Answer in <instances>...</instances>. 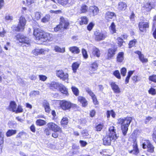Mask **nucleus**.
<instances>
[{"mask_svg":"<svg viewBox=\"0 0 156 156\" xmlns=\"http://www.w3.org/2000/svg\"><path fill=\"white\" fill-rule=\"evenodd\" d=\"M117 61L119 62H122L124 60V53L123 52H119L117 55Z\"/></svg>","mask_w":156,"mask_h":156,"instance_id":"22","label":"nucleus"},{"mask_svg":"<svg viewBox=\"0 0 156 156\" xmlns=\"http://www.w3.org/2000/svg\"><path fill=\"white\" fill-rule=\"evenodd\" d=\"M145 7L147 9V11H150L152 9V7H151V4L149 3H147L145 5Z\"/></svg>","mask_w":156,"mask_h":156,"instance_id":"55","label":"nucleus"},{"mask_svg":"<svg viewBox=\"0 0 156 156\" xmlns=\"http://www.w3.org/2000/svg\"><path fill=\"white\" fill-rule=\"evenodd\" d=\"M121 73L123 76H126V69L125 67L122 68L121 70Z\"/></svg>","mask_w":156,"mask_h":156,"instance_id":"46","label":"nucleus"},{"mask_svg":"<svg viewBox=\"0 0 156 156\" xmlns=\"http://www.w3.org/2000/svg\"><path fill=\"white\" fill-rule=\"evenodd\" d=\"M16 133V130L9 129L6 133V136L9 137L12 135L15 134Z\"/></svg>","mask_w":156,"mask_h":156,"instance_id":"32","label":"nucleus"},{"mask_svg":"<svg viewBox=\"0 0 156 156\" xmlns=\"http://www.w3.org/2000/svg\"><path fill=\"white\" fill-rule=\"evenodd\" d=\"M26 21L25 18L22 16H21L20 18L19 24L16 28V31H23L24 29Z\"/></svg>","mask_w":156,"mask_h":156,"instance_id":"6","label":"nucleus"},{"mask_svg":"<svg viewBox=\"0 0 156 156\" xmlns=\"http://www.w3.org/2000/svg\"><path fill=\"white\" fill-rule=\"evenodd\" d=\"M94 34L95 39L98 41L104 39L107 36L105 32H99V31H96L94 33Z\"/></svg>","mask_w":156,"mask_h":156,"instance_id":"7","label":"nucleus"},{"mask_svg":"<svg viewBox=\"0 0 156 156\" xmlns=\"http://www.w3.org/2000/svg\"><path fill=\"white\" fill-rule=\"evenodd\" d=\"M41 13L39 12H36L35 14V17L37 20H39L41 17Z\"/></svg>","mask_w":156,"mask_h":156,"instance_id":"57","label":"nucleus"},{"mask_svg":"<svg viewBox=\"0 0 156 156\" xmlns=\"http://www.w3.org/2000/svg\"><path fill=\"white\" fill-rule=\"evenodd\" d=\"M99 9L97 7L93 6L90 7L89 12L91 16H94L97 15Z\"/></svg>","mask_w":156,"mask_h":156,"instance_id":"16","label":"nucleus"},{"mask_svg":"<svg viewBox=\"0 0 156 156\" xmlns=\"http://www.w3.org/2000/svg\"><path fill=\"white\" fill-rule=\"evenodd\" d=\"M86 122V121L85 118H81L78 120V123L82 125H84Z\"/></svg>","mask_w":156,"mask_h":156,"instance_id":"45","label":"nucleus"},{"mask_svg":"<svg viewBox=\"0 0 156 156\" xmlns=\"http://www.w3.org/2000/svg\"><path fill=\"white\" fill-rule=\"evenodd\" d=\"M78 100L82 104L83 107H85L87 105V101L84 97L79 96L78 97Z\"/></svg>","mask_w":156,"mask_h":156,"instance_id":"25","label":"nucleus"},{"mask_svg":"<svg viewBox=\"0 0 156 156\" xmlns=\"http://www.w3.org/2000/svg\"><path fill=\"white\" fill-rule=\"evenodd\" d=\"M59 104L61 108L63 110L69 109L72 105L71 103L70 102L64 100L60 101Z\"/></svg>","mask_w":156,"mask_h":156,"instance_id":"9","label":"nucleus"},{"mask_svg":"<svg viewBox=\"0 0 156 156\" xmlns=\"http://www.w3.org/2000/svg\"><path fill=\"white\" fill-rule=\"evenodd\" d=\"M81 20L80 21V24H87L88 22V19L86 16L82 17L81 18Z\"/></svg>","mask_w":156,"mask_h":156,"instance_id":"34","label":"nucleus"},{"mask_svg":"<svg viewBox=\"0 0 156 156\" xmlns=\"http://www.w3.org/2000/svg\"><path fill=\"white\" fill-rule=\"evenodd\" d=\"M136 42V40L135 39L130 41L129 44V48H130L134 46Z\"/></svg>","mask_w":156,"mask_h":156,"instance_id":"38","label":"nucleus"},{"mask_svg":"<svg viewBox=\"0 0 156 156\" xmlns=\"http://www.w3.org/2000/svg\"><path fill=\"white\" fill-rule=\"evenodd\" d=\"M68 122V118H63L61 121V125L63 126L66 125Z\"/></svg>","mask_w":156,"mask_h":156,"instance_id":"40","label":"nucleus"},{"mask_svg":"<svg viewBox=\"0 0 156 156\" xmlns=\"http://www.w3.org/2000/svg\"><path fill=\"white\" fill-rule=\"evenodd\" d=\"M82 53L83 57L86 59L88 58V55L85 49H83L82 50Z\"/></svg>","mask_w":156,"mask_h":156,"instance_id":"50","label":"nucleus"},{"mask_svg":"<svg viewBox=\"0 0 156 156\" xmlns=\"http://www.w3.org/2000/svg\"><path fill=\"white\" fill-rule=\"evenodd\" d=\"M139 58L140 60L142 62H145L147 61V59L146 58H145L143 55H140L139 57Z\"/></svg>","mask_w":156,"mask_h":156,"instance_id":"53","label":"nucleus"},{"mask_svg":"<svg viewBox=\"0 0 156 156\" xmlns=\"http://www.w3.org/2000/svg\"><path fill=\"white\" fill-rule=\"evenodd\" d=\"M112 89L114 93L119 94L121 92L120 89L115 82H112L110 84Z\"/></svg>","mask_w":156,"mask_h":156,"instance_id":"19","label":"nucleus"},{"mask_svg":"<svg viewBox=\"0 0 156 156\" xmlns=\"http://www.w3.org/2000/svg\"><path fill=\"white\" fill-rule=\"evenodd\" d=\"M153 34L154 38L156 39V15L154 18L153 24L152 29Z\"/></svg>","mask_w":156,"mask_h":156,"instance_id":"23","label":"nucleus"},{"mask_svg":"<svg viewBox=\"0 0 156 156\" xmlns=\"http://www.w3.org/2000/svg\"><path fill=\"white\" fill-rule=\"evenodd\" d=\"M54 50L56 52L61 53H63L65 51V48H61L57 46H54Z\"/></svg>","mask_w":156,"mask_h":156,"instance_id":"28","label":"nucleus"},{"mask_svg":"<svg viewBox=\"0 0 156 156\" xmlns=\"http://www.w3.org/2000/svg\"><path fill=\"white\" fill-rule=\"evenodd\" d=\"M48 127L55 132H61L62 130L57 125L53 122H49L47 124Z\"/></svg>","mask_w":156,"mask_h":156,"instance_id":"8","label":"nucleus"},{"mask_svg":"<svg viewBox=\"0 0 156 156\" xmlns=\"http://www.w3.org/2000/svg\"><path fill=\"white\" fill-rule=\"evenodd\" d=\"M79 66L80 64L77 62H75L73 64L72 67L74 73H75L76 72V70L79 67Z\"/></svg>","mask_w":156,"mask_h":156,"instance_id":"33","label":"nucleus"},{"mask_svg":"<svg viewBox=\"0 0 156 156\" xmlns=\"http://www.w3.org/2000/svg\"><path fill=\"white\" fill-rule=\"evenodd\" d=\"M39 76L40 80L43 81H45L47 79V77L44 75H39Z\"/></svg>","mask_w":156,"mask_h":156,"instance_id":"61","label":"nucleus"},{"mask_svg":"<svg viewBox=\"0 0 156 156\" xmlns=\"http://www.w3.org/2000/svg\"><path fill=\"white\" fill-rule=\"evenodd\" d=\"M132 118L130 117L121 118L118 119L117 123L121 125V129L123 135H126L128 130V127L131 122Z\"/></svg>","mask_w":156,"mask_h":156,"instance_id":"2","label":"nucleus"},{"mask_svg":"<svg viewBox=\"0 0 156 156\" xmlns=\"http://www.w3.org/2000/svg\"><path fill=\"white\" fill-rule=\"evenodd\" d=\"M34 35L36 40L43 42L51 41L54 39V36L52 34L44 32L38 28H34Z\"/></svg>","mask_w":156,"mask_h":156,"instance_id":"1","label":"nucleus"},{"mask_svg":"<svg viewBox=\"0 0 156 156\" xmlns=\"http://www.w3.org/2000/svg\"><path fill=\"white\" fill-rule=\"evenodd\" d=\"M23 109H22L21 106L20 105H19L18 106L17 109H16V111L15 112L16 113H18L21 112H23Z\"/></svg>","mask_w":156,"mask_h":156,"instance_id":"49","label":"nucleus"},{"mask_svg":"<svg viewBox=\"0 0 156 156\" xmlns=\"http://www.w3.org/2000/svg\"><path fill=\"white\" fill-rule=\"evenodd\" d=\"M154 147L153 145L151 144L147 147V151L150 153H152L154 151Z\"/></svg>","mask_w":156,"mask_h":156,"instance_id":"36","label":"nucleus"},{"mask_svg":"<svg viewBox=\"0 0 156 156\" xmlns=\"http://www.w3.org/2000/svg\"><path fill=\"white\" fill-rule=\"evenodd\" d=\"M149 94H151L152 95H154L156 94V90L153 88H151L148 91Z\"/></svg>","mask_w":156,"mask_h":156,"instance_id":"48","label":"nucleus"},{"mask_svg":"<svg viewBox=\"0 0 156 156\" xmlns=\"http://www.w3.org/2000/svg\"><path fill=\"white\" fill-rule=\"evenodd\" d=\"M109 135L112 136V138L114 140H116L117 138L116 134V129L113 126H111L109 128Z\"/></svg>","mask_w":156,"mask_h":156,"instance_id":"17","label":"nucleus"},{"mask_svg":"<svg viewBox=\"0 0 156 156\" xmlns=\"http://www.w3.org/2000/svg\"><path fill=\"white\" fill-rule=\"evenodd\" d=\"M90 56L91 58H94L96 56L99 57L100 56V51L98 48L95 47L93 46L89 50Z\"/></svg>","mask_w":156,"mask_h":156,"instance_id":"5","label":"nucleus"},{"mask_svg":"<svg viewBox=\"0 0 156 156\" xmlns=\"http://www.w3.org/2000/svg\"><path fill=\"white\" fill-rule=\"evenodd\" d=\"M6 32L3 28H0V36L3 37L6 34Z\"/></svg>","mask_w":156,"mask_h":156,"instance_id":"43","label":"nucleus"},{"mask_svg":"<svg viewBox=\"0 0 156 156\" xmlns=\"http://www.w3.org/2000/svg\"><path fill=\"white\" fill-rule=\"evenodd\" d=\"M88 9L87 7L85 5H83L82 6L80 9L81 13H84L86 12Z\"/></svg>","mask_w":156,"mask_h":156,"instance_id":"44","label":"nucleus"},{"mask_svg":"<svg viewBox=\"0 0 156 156\" xmlns=\"http://www.w3.org/2000/svg\"><path fill=\"white\" fill-rule=\"evenodd\" d=\"M56 75L60 79L63 81H67L68 79V75L67 73H64L62 70L57 71Z\"/></svg>","mask_w":156,"mask_h":156,"instance_id":"10","label":"nucleus"},{"mask_svg":"<svg viewBox=\"0 0 156 156\" xmlns=\"http://www.w3.org/2000/svg\"><path fill=\"white\" fill-rule=\"evenodd\" d=\"M69 25L68 21L65 19L63 17H61L60 18V24L54 28V31L55 32L58 31H62L64 29L67 28Z\"/></svg>","mask_w":156,"mask_h":156,"instance_id":"3","label":"nucleus"},{"mask_svg":"<svg viewBox=\"0 0 156 156\" xmlns=\"http://www.w3.org/2000/svg\"><path fill=\"white\" fill-rule=\"evenodd\" d=\"M39 94V92L38 91H31L30 94V96H35Z\"/></svg>","mask_w":156,"mask_h":156,"instance_id":"52","label":"nucleus"},{"mask_svg":"<svg viewBox=\"0 0 156 156\" xmlns=\"http://www.w3.org/2000/svg\"><path fill=\"white\" fill-rule=\"evenodd\" d=\"M111 136L109 135H107L103 139V143L105 145H110L111 144L112 141H114L115 140H114Z\"/></svg>","mask_w":156,"mask_h":156,"instance_id":"15","label":"nucleus"},{"mask_svg":"<svg viewBox=\"0 0 156 156\" xmlns=\"http://www.w3.org/2000/svg\"><path fill=\"white\" fill-rule=\"evenodd\" d=\"M152 138L154 142L156 143V130H154L153 131L152 134Z\"/></svg>","mask_w":156,"mask_h":156,"instance_id":"63","label":"nucleus"},{"mask_svg":"<svg viewBox=\"0 0 156 156\" xmlns=\"http://www.w3.org/2000/svg\"><path fill=\"white\" fill-rule=\"evenodd\" d=\"M138 27L141 32H144L146 30V29L149 27V23L146 22H140L139 23Z\"/></svg>","mask_w":156,"mask_h":156,"instance_id":"11","label":"nucleus"},{"mask_svg":"<svg viewBox=\"0 0 156 156\" xmlns=\"http://www.w3.org/2000/svg\"><path fill=\"white\" fill-rule=\"evenodd\" d=\"M10 43L9 42H7L6 44L4 45V48L6 50H8L10 49Z\"/></svg>","mask_w":156,"mask_h":156,"instance_id":"58","label":"nucleus"},{"mask_svg":"<svg viewBox=\"0 0 156 156\" xmlns=\"http://www.w3.org/2000/svg\"><path fill=\"white\" fill-rule=\"evenodd\" d=\"M98 68V64L97 63L95 62L90 65L89 69L90 71L93 72L97 70Z\"/></svg>","mask_w":156,"mask_h":156,"instance_id":"27","label":"nucleus"},{"mask_svg":"<svg viewBox=\"0 0 156 156\" xmlns=\"http://www.w3.org/2000/svg\"><path fill=\"white\" fill-rule=\"evenodd\" d=\"M32 52L36 55L40 54L39 49H36L32 51Z\"/></svg>","mask_w":156,"mask_h":156,"instance_id":"59","label":"nucleus"},{"mask_svg":"<svg viewBox=\"0 0 156 156\" xmlns=\"http://www.w3.org/2000/svg\"><path fill=\"white\" fill-rule=\"evenodd\" d=\"M43 105L45 112L47 113H49L51 109L48 103L46 101H44V102Z\"/></svg>","mask_w":156,"mask_h":156,"instance_id":"29","label":"nucleus"},{"mask_svg":"<svg viewBox=\"0 0 156 156\" xmlns=\"http://www.w3.org/2000/svg\"><path fill=\"white\" fill-rule=\"evenodd\" d=\"M127 7L126 4L122 2H120L118 3V9L120 11H124L126 10Z\"/></svg>","mask_w":156,"mask_h":156,"instance_id":"21","label":"nucleus"},{"mask_svg":"<svg viewBox=\"0 0 156 156\" xmlns=\"http://www.w3.org/2000/svg\"><path fill=\"white\" fill-rule=\"evenodd\" d=\"M129 152L135 154H137L139 153V150L138 148L137 143L136 141H135L134 142L133 150L129 151Z\"/></svg>","mask_w":156,"mask_h":156,"instance_id":"20","label":"nucleus"},{"mask_svg":"<svg viewBox=\"0 0 156 156\" xmlns=\"http://www.w3.org/2000/svg\"><path fill=\"white\" fill-rule=\"evenodd\" d=\"M69 50L72 53L75 54H78L80 50L76 46H73L69 48Z\"/></svg>","mask_w":156,"mask_h":156,"instance_id":"30","label":"nucleus"},{"mask_svg":"<svg viewBox=\"0 0 156 156\" xmlns=\"http://www.w3.org/2000/svg\"><path fill=\"white\" fill-rule=\"evenodd\" d=\"M117 40L118 41V44H119V46H122L123 41V40L121 37H119L117 38Z\"/></svg>","mask_w":156,"mask_h":156,"instance_id":"51","label":"nucleus"},{"mask_svg":"<svg viewBox=\"0 0 156 156\" xmlns=\"http://www.w3.org/2000/svg\"><path fill=\"white\" fill-rule=\"evenodd\" d=\"M16 39L23 44H25V46H29L30 45V41L29 38L24 35L18 34L16 37Z\"/></svg>","mask_w":156,"mask_h":156,"instance_id":"4","label":"nucleus"},{"mask_svg":"<svg viewBox=\"0 0 156 156\" xmlns=\"http://www.w3.org/2000/svg\"><path fill=\"white\" fill-rule=\"evenodd\" d=\"M92 98L93 100V103L95 105H97L98 104V102L97 101L96 96L93 97V98Z\"/></svg>","mask_w":156,"mask_h":156,"instance_id":"64","label":"nucleus"},{"mask_svg":"<svg viewBox=\"0 0 156 156\" xmlns=\"http://www.w3.org/2000/svg\"><path fill=\"white\" fill-rule=\"evenodd\" d=\"M149 79L150 80L156 83V75H153L150 76L149 77Z\"/></svg>","mask_w":156,"mask_h":156,"instance_id":"54","label":"nucleus"},{"mask_svg":"<svg viewBox=\"0 0 156 156\" xmlns=\"http://www.w3.org/2000/svg\"><path fill=\"white\" fill-rule=\"evenodd\" d=\"M115 14L113 12L108 11L105 13V19L108 22L110 21L113 17L116 16Z\"/></svg>","mask_w":156,"mask_h":156,"instance_id":"18","label":"nucleus"},{"mask_svg":"<svg viewBox=\"0 0 156 156\" xmlns=\"http://www.w3.org/2000/svg\"><path fill=\"white\" fill-rule=\"evenodd\" d=\"M61 84L58 82L52 81L48 83V85L51 89L55 91L58 90V88L59 89Z\"/></svg>","mask_w":156,"mask_h":156,"instance_id":"14","label":"nucleus"},{"mask_svg":"<svg viewBox=\"0 0 156 156\" xmlns=\"http://www.w3.org/2000/svg\"><path fill=\"white\" fill-rule=\"evenodd\" d=\"M45 121L42 119H37L36 122L37 125L39 126H42L46 124Z\"/></svg>","mask_w":156,"mask_h":156,"instance_id":"35","label":"nucleus"},{"mask_svg":"<svg viewBox=\"0 0 156 156\" xmlns=\"http://www.w3.org/2000/svg\"><path fill=\"white\" fill-rule=\"evenodd\" d=\"M110 29L112 31L113 33H115L116 32V29H115V23L114 22H112L110 27Z\"/></svg>","mask_w":156,"mask_h":156,"instance_id":"41","label":"nucleus"},{"mask_svg":"<svg viewBox=\"0 0 156 156\" xmlns=\"http://www.w3.org/2000/svg\"><path fill=\"white\" fill-rule=\"evenodd\" d=\"M94 25V24L93 23L90 22L87 26V29L89 31H90L92 29Z\"/></svg>","mask_w":156,"mask_h":156,"instance_id":"47","label":"nucleus"},{"mask_svg":"<svg viewBox=\"0 0 156 156\" xmlns=\"http://www.w3.org/2000/svg\"><path fill=\"white\" fill-rule=\"evenodd\" d=\"M16 103L14 101H11L10 103L9 108V111L14 112L16 111Z\"/></svg>","mask_w":156,"mask_h":156,"instance_id":"24","label":"nucleus"},{"mask_svg":"<svg viewBox=\"0 0 156 156\" xmlns=\"http://www.w3.org/2000/svg\"><path fill=\"white\" fill-rule=\"evenodd\" d=\"M49 15H46L44 17H43V18L41 19V22L44 23H46L48 22V21L49 20Z\"/></svg>","mask_w":156,"mask_h":156,"instance_id":"42","label":"nucleus"},{"mask_svg":"<svg viewBox=\"0 0 156 156\" xmlns=\"http://www.w3.org/2000/svg\"><path fill=\"white\" fill-rule=\"evenodd\" d=\"M140 145L142 146V147L144 149L147 148V147L151 144L149 140L145 139L143 137L140 138Z\"/></svg>","mask_w":156,"mask_h":156,"instance_id":"13","label":"nucleus"},{"mask_svg":"<svg viewBox=\"0 0 156 156\" xmlns=\"http://www.w3.org/2000/svg\"><path fill=\"white\" fill-rule=\"evenodd\" d=\"M59 91L63 94L67 95L68 94V91L66 87L62 84H61L59 88Z\"/></svg>","mask_w":156,"mask_h":156,"instance_id":"26","label":"nucleus"},{"mask_svg":"<svg viewBox=\"0 0 156 156\" xmlns=\"http://www.w3.org/2000/svg\"><path fill=\"white\" fill-rule=\"evenodd\" d=\"M72 91L76 96H77L79 95V90L76 87H75L73 86L71 88Z\"/></svg>","mask_w":156,"mask_h":156,"instance_id":"37","label":"nucleus"},{"mask_svg":"<svg viewBox=\"0 0 156 156\" xmlns=\"http://www.w3.org/2000/svg\"><path fill=\"white\" fill-rule=\"evenodd\" d=\"M103 125L102 124H100L98 125L96 127V130L97 131H100L102 129Z\"/></svg>","mask_w":156,"mask_h":156,"instance_id":"56","label":"nucleus"},{"mask_svg":"<svg viewBox=\"0 0 156 156\" xmlns=\"http://www.w3.org/2000/svg\"><path fill=\"white\" fill-rule=\"evenodd\" d=\"M114 75L117 78L119 79H120L121 78L120 73L119 71L118 70H116L113 73Z\"/></svg>","mask_w":156,"mask_h":156,"instance_id":"39","label":"nucleus"},{"mask_svg":"<svg viewBox=\"0 0 156 156\" xmlns=\"http://www.w3.org/2000/svg\"><path fill=\"white\" fill-rule=\"evenodd\" d=\"M82 133L83 136L85 137H86L89 135L87 130H83Z\"/></svg>","mask_w":156,"mask_h":156,"instance_id":"62","label":"nucleus"},{"mask_svg":"<svg viewBox=\"0 0 156 156\" xmlns=\"http://www.w3.org/2000/svg\"><path fill=\"white\" fill-rule=\"evenodd\" d=\"M86 91L92 98L95 96L94 93L90 89H87Z\"/></svg>","mask_w":156,"mask_h":156,"instance_id":"60","label":"nucleus"},{"mask_svg":"<svg viewBox=\"0 0 156 156\" xmlns=\"http://www.w3.org/2000/svg\"><path fill=\"white\" fill-rule=\"evenodd\" d=\"M106 115L107 119H109L111 115L113 118H114L115 117V114L112 110L108 111L106 112Z\"/></svg>","mask_w":156,"mask_h":156,"instance_id":"31","label":"nucleus"},{"mask_svg":"<svg viewBox=\"0 0 156 156\" xmlns=\"http://www.w3.org/2000/svg\"><path fill=\"white\" fill-rule=\"evenodd\" d=\"M117 50V48H109L108 51L107 59L110 60L112 58L115 56Z\"/></svg>","mask_w":156,"mask_h":156,"instance_id":"12","label":"nucleus"}]
</instances>
